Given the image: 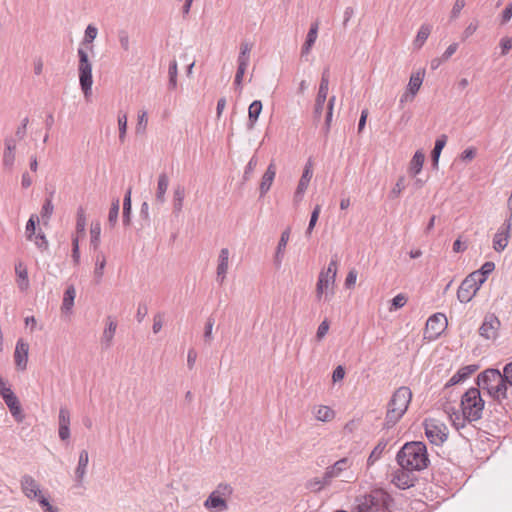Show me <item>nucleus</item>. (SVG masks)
I'll use <instances>...</instances> for the list:
<instances>
[{"mask_svg": "<svg viewBox=\"0 0 512 512\" xmlns=\"http://www.w3.org/2000/svg\"><path fill=\"white\" fill-rule=\"evenodd\" d=\"M405 189V178L404 176L399 177L395 186L392 188L390 192V197L396 198L398 197L402 191Z\"/></svg>", "mask_w": 512, "mask_h": 512, "instance_id": "680f3d73", "label": "nucleus"}, {"mask_svg": "<svg viewBox=\"0 0 512 512\" xmlns=\"http://www.w3.org/2000/svg\"><path fill=\"white\" fill-rule=\"evenodd\" d=\"M411 471L404 470L403 468L397 470L393 474L392 482L400 489H408L413 486V478L410 475Z\"/></svg>", "mask_w": 512, "mask_h": 512, "instance_id": "4be33fe9", "label": "nucleus"}, {"mask_svg": "<svg viewBox=\"0 0 512 512\" xmlns=\"http://www.w3.org/2000/svg\"><path fill=\"white\" fill-rule=\"evenodd\" d=\"M101 225L99 222L91 224L90 228V244L94 250H97L100 245Z\"/></svg>", "mask_w": 512, "mask_h": 512, "instance_id": "ea45409f", "label": "nucleus"}, {"mask_svg": "<svg viewBox=\"0 0 512 512\" xmlns=\"http://www.w3.org/2000/svg\"><path fill=\"white\" fill-rule=\"evenodd\" d=\"M185 197V190L182 186H177L173 195V208L174 212L178 213L182 210L183 201Z\"/></svg>", "mask_w": 512, "mask_h": 512, "instance_id": "79ce46f5", "label": "nucleus"}, {"mask_svg": "<svg viewBox=\"0 0 512 512\" xmlns=\"http://www.w3.org/2000/svg\"><path fill=\"white\" fill-rule=\"evenodd\" d=\"M107 321V326L103 331L101 341L106 348H109L112 344V340L117 329V322L113 320L111 317H108Z\"/></svg>", "mask_w": 512, "mask_h": 512, "instance_id": "cd10ccee", "label": "nucleus"}, {"mask_svg": "<svg viewBox=\"0 0 512 512\" xmlns=\"http://www.w3.org/2000/svg\"><path fill=\"white\" fill-rule=\"evenodd\" d=\"M229 256L230 252L228 248H222L218 256V264L216 269V280L223 284L229 269Z\"/></svg>", "mask_w": 512, "mask_h": 512, "instance_id": "f3484780", "label": "nucleus"}, {"mask_svg": "<svg viewBox=\"0 0 512 512\" xmlns=\"http://www.w3.org/2000/svg\"><path fill=\"white\" fill-rule=\"evenodd\" d=\"M425 71H417L413 73L409 79V83L407 85V89L411 91L412 93L417 94L419 89L421 88V85L423 83Z\"/></svg>", "mask_w": 512, "mask_h": 512, "instance_id": "f704fd0d", "label": "nucleus"}, {"mask_svg": "<svg viewBox=\"0 0 512 512\" xmlns=\"http://www.w3.org/2000/svg\"><path fill=\"white\" fill-rule=\"evenodd\" d=\"M97 34L98 29L94 25L89 24L85 29V34L81 45L88 46L92 44V42L96 39Z\"/></svg>", "mask_w": 512, "mask_h": 512, "instance_id": "a18cd8bd", "label": "nucleus"}, {"mask_svg": "<svg viewBox=\"0 0 512 512\" xmlns=\"http://www.w3.org/2000/svg\"><path fill=\"white\" fill-rule=\"evenodd\" d=\"M328 89H329V71H328V69H325L322 74L318 94H317V97L315 100V105H314L313 116H314V121L316 123H318L321 119L322 112L324 110V104L327 99Z\"/></svg>", "mask_w": 512, "mask_h": 512, "instance_id": "9d476101", "label": "nucleus"}, {"mask_svg": "<svg viewBox=\"0 0 512 512\" xmlns=\"http://www.w3.org/2000/svg\"><path fill=\"white\" fill-rule=\"evenodd\" d=\"M262 102L260 100L253 101L248 108V124L249 130H252L262 111Z\"/></svg>", "mask_w": 512, "mask_h": 512, "instance_id": "c85d7f7f", "label": "nucleus"}, {"mask_svg": "<svg viewBox=\"0 0 512 512\" xmlns=\"http://www.w3.org/2000/svg\"><path fill=\"white\" fill-rule=\"evenodd\" d=\"M275 175H276V168H275V165L273 163H271L268 166L266 172L264 173L261 183H260L259 189H260L261 196H263L264 194H266L268 192V190L270 189V187L274 181Z\"/></svg>", "mask_w": 512, "mask_h": 512, "instance_id": "bb28decb", "label": "nucleus"}, {"mask_svg": "<svg viewBox=\"0 0 512 512\" xmlns=\"http://www.w3.org/2000/svg\"><path fill=\"white\" fill-rule=\"evenodd\" d=\"M32 241L35 243L39 250L46 251L48 249L49 244L43 232L40 231L34 235Z\"/></svg>", "mask_w": 512, "mask_h": 512, "instance_id": "5fc2aeb1", "label": "nucleus"}, {"mask_svg": "<svg viewBox=\"0 0 512 512\" xmlns=\"http://www.w3.org/2000/svg\"><path fill=\"white\" fill-rule=\"evenodd\" d=\"M89 463V454L87 450H82L79 454L78 465L75 469V478L78 484H82L86 475L87 466Z\"/></svg>", "mask_w": 512, "mask_h": 512, "instance_id": "393cba45", "label": "nucleus"}, {"mask_svg": "<svg viewBox=\"0 0 512 512\" xmlns=\"http://www.w3.org/2000/svg\"><path fill=\"white\" fill-rule=\"evenodd\" d=\"M396 460L399 466L407 471L424 470L430 463L427 447L420 441L405 443L398 451Z\"/></svg>", "mask_w": 512, "mask_h": 512, "instance_id": "f257e3e1", "label": "nucleus"}, {"mask_svg": "<svg viewBox=\"0 0 512 512\" xmlns=\"http://www.w3.org/2000/svg\"><path fill=\"white\" fill-rule=\"evenodd\" d=\"M412 399V392L408 387H399L392 395L387 404V411L384 421V427L390 429L394 427L406 413Z\"/></svg>", "mask_w": 512, "mask_h": 512, "instance_id": "f03ea898", "label": "nucleus"}, {"mask_svg": "<svg viewBox=\"0 0 512 512\" xmlns=\"http://www.w3.org/2000/svg\"><path fill=\"white\" fill-rule=\"evenodd\" d=\"M257 164H258V158L254 155L251 157V159L249 160L248 164L245 167L244 174H243L244 181H247L250 178V176L253 173L254 169L256 168Z\"/></svg>", "mask_w": 512, "mask_h": 512, "instance_id": "bf43d9fd", "label": "nucleus"}, {"mask_svg": "<svg viewBox=\"0 0 512 512\" xmlns=\"http://www.w3.org/2000/svg\"><path fill=\"white\" fill-rule=\"evenodd\" d=\"M233 489L229 484L220 483L217 485L215 490L212 491L213 494L218 495L224 500H227L228 497L232 494Z\"/></svg>", "mask_w": 512, "mask_h": 512, "instance_id": "49530a36", "label": "nucleus"}, {"mask_svg": "<svg viewBox=\"0 0 512 512\" xmlns=\"http://www.w3.org/2000/svg\"><path fill=\"white\" fill-rule=\"evenodd\" d=\"M169 186V177L166 173H161L158 177L157 189L155 193L154 204L162 206L166 202L165 194Z\"/></svg>", "mask_w": 512, "mask_h": 512, "instance_id": "6ab92c4d", "label": "nucleus"}, {"mask_svg": "<svg viewBox=\"0 0 512 512\" xmlns=\"http://www.w3.org/2000/svg\"><path fill=\"white\" fill-rule=\"evenodd\" d=\"M36 220H38L37 216L31 215L26 223L25 233L29 241H32L34 235H36Z\"/></svg>", "mask_w": 512, "mask_h": 512, "instance_id": "3c124183", "label": "nucleus"}, {"mask_svg": "<svg viewBox=\"0 0 512 512\" xmlns=\"http://www.w3.org/2000/svg\"><path fill=\"white\" fill-rule=\"evenodd\" d=\"M204 507L211 512H223L228 509L227 501L212 492L204 501Z\"/></svg>", "mask_w": 512, "mask_h": 512, "instance_id": "aec40b11", "label": "nucleus"}, {"mask_svg": "<svg viewBox=\"0 0 512 512\" xmlns=\"http://www.w3.org/2000/svg\"><path fill=\"white\" fill-rule=\"evenodd\" d=\"M314 416L317 420L327 422L333 419L334 411L328 406H318L313 410Z\"/></svg>", "mask_w": 512, "mask_h": 512, "instance_id": "e433bc0d", "label": "nucleus"}, {"mask_svg": "<svg viewBox=\"0 0 512 512\" xmlns=\"http://www.w3.org/2000/svg\"><path fill=\"white\" fill-rule=\"evenodd\" d=\"M163 318L164 314L161 312H158L154 318H153V326L152 330L155 334L159 333L163 326Z\"/></svg>", "mask_w": 512, "mask_h": 512, "instance_id": "69168bd1", "label": "nucleus"}, {"mask_svg": "<svg viewBox=\"0 0 512 512\" xmlns=\"http://www.w3.org/2000/svg\"><path fill=\"white\" fill-rule=\"evenodd\" d=\"M131 188H129L124 196L123 200V224L129 225L131 222Z\"/></svg>", "mask_w": 512, "mask_h": 512, "instance_id": "58836bf2", "label": "nucleus"}, {"mask_svg": "<svg viewBox=\"0 0 512 512\" xmlns=\"http://www.w3.org/2000/svg\"><path fill=\"white\" fill-rule=\"evenodd\" d=\"M79 63H78V73H79V83L80 87L84 93V96L88 98L92 92V63L89 60L88 53L82 47L77 50Z\"/></svg>", "mask_w": 512, "mask_h": 512, "instance_id": "423d86ee", "label": "nucleus"}, {"mask_svg": "<svg viewBox=\"0 0 512 512\" xmlns=\"http://www.w3.org/2000/svg\"><path fill=\"white\" fill-rule=\"evenodd\" d=\"M320 212H321V206L320 205H316L315 208L313 209L312 213H311V217H310V221H309V224H308V227H307V230H306V235L309 236L317 221H318V218H319V215H320Z\"/></svg>", "mask_w": 512, "mask_h": 512, "instance_id": "864d4df0", "label": "nucleus"}, {"mask_svg": "<svg viewBox=\"0 0 512 512\" xmlns=\"http://www.w3.org/2000/svg\"><path fill=\"white\" fill-rule=\"evenodd\" d=\"M28 123H29V119H28V117H25L22 120L21 124L17 127V129L15 131V136H12L13 138L16 139V142L21 141L25 138L26 133H27Z\"/></svg>", "mask_w": 512, "mask_h": 512, "instance_id": "6e6d98bb", "label": "nucleus"}, {"mask_svg": "<svg viewBox=\"0 0 512 512\" xmlns=\"http://www.w3.org/2000/svg\"><path fill=\"white\" fill-rule=\"evenodd\" d=\"M319 23L318 21L311 24L310 29L307 33L305 42L301 49V57H306L309 55L313 45L316 42L318 36Z\"/></svg>", "mask_w": 512, "mask_h": 512, "instance_id": "412c9836", "label": "nucleus"}, {"mask_svg": "<svg viewBox=\"0 0 512 512\" xmlns=\"http://www.w3.org/2000/svg\"><path fill=\"white\" fill-rule=\"evenodd\" d=\"M5 404L8 406L12 416L18 421L21 422L23 420V415L21 412V406L17 396L12 392L10 394L4 395L2 397Z\"/></svg>", "mask_w": 512, "mask_h": 512, "instance_id": "5701e85b", "label": "nucleus"}, {"mask_svg": "<svg viewBox=\"0 0 512 512\" xmlns=\"http://www.w3.org/2000/svg\"><path fill=\"white\" fill-rule=\"evenodd\" d=\"M4 145L2 165L5 169L12 170L16 158V139L8 136L4 140Z\"/></svg>", "mask_w": 512, "mask_h": 512, "instance_id": "2eb2a0df", "label": "nucleus"}, {"mask_svg": "<svg viewBox=\"0 0 512 512\" xmlns=\"http://www.w3.org/2000/svg\"><path fill=\"white\" fill-rule=\"evenodd\" d=\"M120 209V200L115 198L112 200L111 207L108 213V223L111 227H114L117 223L118 215Z\"/></svg>", "mask_w": 512, "mask_h": 512, "instance_id": "c03bdc74", "label": "nucleus"}, {"mask_svg": "<svg viewBox=\"0 0 512 512\" xmlns=\"http://www.w3.org/2000/svg\"><path fill=\"white\" fill-rule=\"evenodd\" d=\"M465 5H466V0H456L452 7L451 13H450V19L451 20L457 19L461 13V10L465 7Z\"/></svg>", "mask_w": 512, "mask_h": 512, "instance_id": "e2e57ef3", "label": "nucleus"}, {"mask_svg": "<svg viewBox=\"0 0 512 512\" xmlns=\"http://www.w3.org/2000/svg\"><path fill=\"white\" fill-rule=\"evenodd\" d=\"M289 237H290V228H287L281 234L280 240L278 242L276 254H275V263L278 266L282 262L283 252H284V250L286 248V245H287V243L289 241Z\"/></svg>", "mask_w": 512, "mask_h": 512, "instance_id": "2f4dec72", "label": "nucleus"}, {"mask_svg": "<svg viewBox=\"0 0 512 512\" xmlns=\"http://www.w3.org/2000/svg\"><path fill=\"white\" fill-rule=\"evenodd\" d=\"M177 73H178L177 62H176V60H173L170 63L169 69H168V74H169L168 87H169V89H175L176 88V86H177Z\"/></svg>", "mask_w": 512, "mask_h": 512, "instance_id": "de8ad7c7", "label": "nucleus"}, {"mask_svg": "<svg viewBox=\"0 0 512 512\" xmlns=\"http://www.w3.org/2000/svg\"><path fill=\"white\" fill-rule=\"evenodd\" d=\"M351 459L344 457L336 461L332 466L327 467L323 474L322 484H331L332 480L339 478L342 482L352 483L356 480L355 474L350 470Z\"/></svg>", "mask_w": 512, "mask_h": 512, "instance_id": "20e7f679", "label": "nucleus"}, {"mask_svg": "<svg viewBox=\"0 0 512 512\" xmlns=\"http://www.w3.org/2000/svg\"><path fill=\"white\" fill-rule=\"evenodd\" d=\"M447 143V136L445 134L440 135L436 141L435 146L431 152V158L434 166L438 165L440 154Z\"/></svg>", "mask_w": 512, "mask_h": 512, "instance_id": "72a5a7b5", "label": "nucleus"}, {"mask_svg": "<svg viewBox=\"0 0 512 512\" xmlns=\"http://www.w3.org/2000/svg\"><path fill=\"white\" fill-rule=\"evenodd\" d=\"M335 279L328 277L326 274H319L318 282L316 285V296L320 300L324 295L325 299L328 300L334 294L333 285Z\"/></svg>", "mask_w": 512, "mask_h": 512, "instance_id": "dca6fc26", "label": "nucleus"}, {"mask_svg": "<svg viewBox=\"0 0 512 512\" xmlns=\"http://www.w3.org/2000/svg\"><path fill=\"white\" fill-rule=\"evenodd\" d=\"M86 227V215L83 207H79L77 210V221H76V231L77 233L84 234Z\"/></svg>", "mask_w": 512, "mask_h": 512, "instance_id": "8fccbe9b", "label": "nucleus"}, {"mask_svg": "<svg viewBox=\"0 0 512 512\" xmlns=\"http://www.w3.org/2000/svg\"><path fill=\"white\" fill-rule=\"evenodd\" d=\"M59 427L70 426V412L66 407H61L59 410Z\"/></svg>", "mask_w": 512, "mask_h": 512, "instance_id": "052dcab7", "label": "nucleus"}, {"mask_svg": "<svg viewBox=\"0 0 512 512\" xmlns=\"http://www.w3.org/2000/svg\"><path fill=\"white\" fill-rule=\"evenodd\" d=\"M28 351L29 345L22 339L18 340L14 352L15 365L18 370L23 371L26 369L28 361Z\"/></svg>", "mask_w": 512, "mask_h": 512, "instance_id": "a211bd4d", "label": "nucleus"}, {"mask_svg": "<svg viewBox=\"0 0 512 512\" xmlns=\"http://www.w3.org/2000/svg\"><path fill=\"white\" fill-rule=\"evenodd\" d=\"M499 328V319L494 314H488L479 328V334L486 340H493L496 339Z\"/></svg>", "mask_w": 512, "mask_h": 512, "instance_id": "f8f14e48", "label": "nucleus"}, {"mask_svg": "<svg viewBox=\"0 0 512 512\" xmlns=\"http://www.w3.org/2000/svg\"><path fill=\"white\" fill-rule=\"evenodd\" d=\"M388 495L382 490H374L370 494L356 498L355 512H379L387 508Z\"/></svg>", "mask_w": 512, "mask_h": 512, "instance_id": "39448f33", "label": "nucleus"}, {"mask_svg": "<svg viewBox=\"0 0 512 512\" xmlns=\"http://www.w3.org/2000/svg\"><path fill=\"white\" fill-rule=\"evenodd\" d=\"M425 155L421 151H416L409 164V173L412 176H416L422 170Z\"/></svg>", "mask_w": 512, "mask_h": 512, "instance_id": "473e14b6", "label": "nucleus"}, {"mask_svg": "<svg viewBox=\"0 0 512 512\" xmlns=\"http://www.w3.org/2000/svg\"><path fill=\"white\" fill-rule=\"evenodd\" d=\"M424 426L426 437L430 443L441 445L447 440L448 430L445 424L435 420H426Z\"/></svg>", "mask_w": 512, "mask_h": 512, "instance_id": "0eeeda50", "label": "nucleus"}, {"mask_svg": "<svg viewBox=\"0 0 512 512\" xmlns=\"http://www.w3.org/2000/svg\"><path fill=\"white\" fill-rule=\"evenodd\" d=\"M501 373L498 369L489 368L477 376V382L480 387L491 392V387H494L497 381H501Z\"/></svg>", "mask_w": 512, "mask_h": 512, "instance_id": "ddd939ff", "label": "nucleus"}, {"mask_svg": "<svg viewBox=\"0 0 512 512\" xmlns=\"http://www.w3.org/2000/svg\"><path fill=\"white\" fill-rule=\"evenodd\" d=\"M118 40H119L121 48L124 51H129V49H130V37H129V33L126 30H119L118 31Z\"/></svg>", "mask_w": 512, "mask_h": 512, "instance_id": "4d7b16f0", "label": "nucleus"}, {"mask_svg": "<svg viewBox=\"0 0 512 512\" xmlns=\"http://www.w3.org/2000/svg\"><path fill=\"white\" fill-rule=\"evenodd\" d=\"M75 297H76V290H75L74 286L73 285L68 286L66 291L64 292L61 309L65 312H69L74 305Z\"/></svg>", "mask_w": 512, "mask_h": 512, "instance_id": "c9c22d12", "label": "nucleus"}, {"mask_svg": "<svg viewBox=\"0 0 512 512\" xmlns=\"http://www.w3.org/2000/svg\"><path fill=\"white\" fill-rule=\"evenodd\" d=\"M119 140L121 143L125 141L127 132V115L125 113L118 114Z\"/></svg>", "mask_w": 512, "mask_h": 512, "instance_id": "09e8293b", "label": "nucleus"}, {"mask_svg": "<svg viewBox=\"0 0 512 512\" xmlns=\"http://www.w3.org/2000/svg\"><path fill=\"white\" fill-rule=\"evenodd\" d=\"M147 124H148V117H147V112L145 110L139 112L138 114V120H137V124H136V133L137 134H142L145 132L146 130V127H147Z\"/></svg>", "mask_w": 512, "mask_h": 512, "instance_id": "603ef678", "label": "nucleus"}, {"mask_svg": "<svg viewBox=\"0 0 512 512\" xmlns=\"http://www.w3.org/2000/svg\"><path fill=\"white\" fill-rule=\"evenodd\" d=\"M407 302V297L404 294H398L392 299V305L390 310L399 309L403 307Z\"/></svg>", "mask_w": 512, "mask_h": 512, "instance_id": "338daca9", "label": "nucleus"}, {"mask_svg": "<svg viewBox=\"0 0 512 512\" xmlns=\"http://www.w3.org/2000/svg\"><path fill=\"white\" fill-rule=\"evenodd\" d=\"M478 369L477 365H468L459 369L448 381L447 386L456 385L465 379H467L471 374H473Z\"/></svg>", "mask_w": 512, "mask_h": 512, "instance_id": "a878e982", "label": "nucleus"}, {"mask_svg": "<svg viewBox=\"0 0 512 512\" xmlns=\"http://www.w3.org/2000/svg\"><path fill=\"white\" fill-rule=\"evenodd\" d=\"M312 175H313V171L311 168V161H308V163L306 164V166L304 168L302 176L299 180L297 189L294 193V203L296 205H298L302 201L304 194L308 188L309 182L312 178Z\"/></svg>", "mask_w": 512, "mask_h": 512, "instance_id": "4468645a", "label": "nucleus"}, {"mask_svg": "<svg viewBox=\"0 0 512 512\" xmlns=\"http://www.w3.org/2000/svg\"><path fill=\"white\" fill-rule=\"evenodd\" d=\"M484 405L485 402L481 397L479 389L475 387L468 389L461 398L463 418L461 424H457L454 421L456 428L464 427L465 420L473 422L481 419Z\"/></svg>", "mask_w": 512, "mask_h": 512, "instance_id": "7ed1b4c3", "label": "nucleus"}, {"mask_svg": "<svg viewBox=\"0 0 512 512\" xmlns=\"http://www.w3.org/2000/svg\"><path fill=\"white\" fill-rule=\"evenodd\" d=\"M510 220L503 224L504 231L498 232L493 239V248L497 251H503L508 244V231L510 229Z\"/></svg>", "mask_w": 512, "mask_h": 512, "instance_id": "b1692460", "label": "nucleus"}, {"mask_svg": "<svg viewBox=\"0 0 512 512\" xmlns=\"http://www.w3.org/2000/svg\"><path fill=\"white\" fill-rule=\"evenodd\" d=\"M387 445V442L384 440H381L378 442V444L374 447L372 452L370 453L367 464L368 466L373 465L382 455L383 451L385 450Z\"/></svg>", "mask_w": 512, "mask_h": 512, "instance_id": "37998d69", "label": "nucleus"}, {"mask_svg": "<svg viewBox=\"0 0 512 512\" xmlns=\"http://www.w3.org/2000/svg\"><path fill=\"white\" fill-rule=\"evenodd\" d=\"M213 326H214V319L212 317H209L206 321L205 331H204V335H203L204 341L208 344H210L213 340V334H212Z\"/></svg>", "mask_w": 512, "mask_h": 512, "instance_id": "13d9d810", "label": "nucleus"}, {"mask_svg": "<svg viewBox=\"0 0 512 512\" xmlns=\"http://www.w3.org/2000/svg\"><path fill=\"white\" fill-rule=\"evenodd\" d=\"M329 330V322L324 320L320 323L317 329L316 338L318 341L322 340Z\"/></svg>", "mask_w": 512, "mask_h": 512, "instance_id": "774afa93", "label": "nucleus"}, {"mask_svg": "<svg viewBox=\"0 0 512 512\" xmlns=\"http://www.w3.org/2000/svg\"><path fill=\"white\" fill-rule=\"evenodd\" d=\"M476 273H470L460 284L457 291V298L461 303H468L476 295L481 286H478Z\"/></svg>", "mask_w": 512, "mask_h": 512, "instance_id": "1a4fd4ad", "label": "nucleus"}, {"mask_svg": "<svg viewBox=\"0 0 512 512\" xmlns=\"http://www.w3.org/2000/svg\"><path fill=\"white\" fill-rule=\"evenodd\" d=\"M447 318L442 313H436L430 316L426 322L424 338L428 340L437 339L447 328Z\"/></svg>", "mask_w": 512, "mask_h": 512, "instance_id": "6e6552de", "label": "nucleus"}, {"mask_svg": "<svg viewBox=\"0 0 512 512\" xmlns=\"http://www.w3.org/2000/svg\"><path fill=\"white\" fill-rule=\"evenodd\" d=\"M337 265V259H331L327 270L321 271L320 274H326L328 277L330 276L331 278L335 279L337 274Z\"/></svg>", "mask_w": 512, "mask_h": 512, "instance_id": "0e129e2a", "label": "nucleus"}, {"mask_svg": "<svg viewBox=\"0 0 512 512\" xmlns=\"http://www.w3.org/2000/svg\"><path fill=\"white\" fill-rule=\"evenodd\" d=\"M494 269L495 264L493 262L487 261L481 266L479 270L473 272L479 275L478 277H476V280L478 281V286H482V284L486 281L487 276L490 273H492Z\"/></svg>", "mask_w": 512, "mask_h": 512, "instance_id": "4c0bfd02", "label": "nucleus"}, {"mask_svg": "<svg viewBox=\"0 0 512 512\" xmlns=\"http://www.w3.org/2000/svg\"><path fill=\"white\" fill-rule=\"evenodd\" d=\"M21 489L24 495L40 502L41 497H46L40 489L39 483L30 475H24L21 478Z\"/></svg>", "mask_w": 512, "mask_h": 512, "instance_id": "9b49d317", "label": "nucleus"}, {"mask_svg": "<svg viewBox=\"0 0 512 512\" xmlns=\"http://www.w3.org/2000/svg\"><path fill=\"white\" fill-rule=\"evenodd\" d=\"M430 33H431L430 25H428V24L421 25V27L417 33V36L414 40L415 47H417V48L422 47V45L425 43V41L429 37Z\"/></svg>", "mask_w": 512, "mask_h": 512, "instance_id": "a19ab883", "label": "nucleus"}, {"mask_svg": "<svg viewBox=\"0 0 512 512\" xmlns=\"http://www.w3.org/2000/svg\"><path fill=\"white\" fill-rule=\"evenodd\" d=\"M15 272L18 277L17 283L21 291H25L29 287L28 272L26 266L22 262L15 265Z\"/></svg>", "mask_w": 512, "mask_h": 512, "instance_id": "7c9ffc66", "label": "nucleus"}, {"mask_svg": "<svg viewBox=\"0 0 512 512\" xmlns=\"http://www.w3.org/2000/svg\"><path fill=\"white\" fill-rule=\"evenodd\" d=\"M508 381L505 380V377L501 376V381H497L494 387H491V392L489 394L495 399H506L508 398Z\"/></svg>", "mask_w": 512, "mask_h": 512, "instance_id": "c756f323", "label": "nucleus"}]
</instances>
